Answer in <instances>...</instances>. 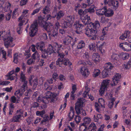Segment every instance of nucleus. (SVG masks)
<instances>
[{
	"mask_svg": "<svg viewBox=\"0 0 131 131\" xmlns=\"http://www.w3.org/2000/svg\"><path fill=\"white\" fill-rule=\"evenodd\" d=\"M62 46V45H61L56 44V47L57 48L55 49V50H57L56 53L57 52L58 54V57H59L60 58H58L56 61V64L57 65H59L60 67H61V65L62 64H63L65 66H67L68 64L71 65V64L69 60L64 58V55L63 52H61Z\"/></svg>",
	"mask_w": 131,
	"mask_h": 131,
	"instance_id": "1",
	"label": "nucleus"
},
{
	"mask_svg": "<svg viewBox=\"0 0 131 131\" xmlns=\"http://www.w3.org/2000/svg\"><path fill=\"white\" fill-rule=\"evenodd\" d=\"M1 37L4 39V45L7 48H8L9 46L13 47L15 46V44L13 42L14 39L10 36L9 33L6 34L5 31H0V39H1Z\"/></svg>",
	"mask_w": 131,
	"mask_h": 131,
	"instance_id": "2",
	"label": "nucleus"
},
{
	"mask_svg": "<svg viewBox=\"0 0 131 131\" xmlns=\"http://www.w3.org/2000/svg\"><path fill=\"white\" fill-rule=\"evenodd\" d=\"M85 100L83 98L78 99L77 102L75 104V110L76 113L79 114H81L83 116H85L86 114L85 111L81 108L83 106V103Z\"/></svg>",
	"mask_w": 131,
	"mask_h": 131,
	"instance_id": "3",
	"label": "nucleus"
},
{
	"mask_svg": "<svg viewBox=\"0 0 131 131\" xmlns=\"http://www.w3.org/2000/svg\"><path fill=\"white\" fill-rule=\"evenodd\" d=\"M44 26H41L43 27L48 32H50V34L52 36L55 37L58 33V31L56 29H54L53 24L51 23H46L43 24Z\"/></svg>",
	"mask_w": 131,
	"mask_h": 131,
	"instance_id": "4",
	"label": "nucleus"
},
{
	"mask_svg": "<svg viewBox=\"0 0 131 131\" xmlns=\"http://www.w3.org/2000/svg\"><path fill=\"white\" fill-rule=\"evenodd\" d=\"M86 13V9L84 11H83L82 9H80L78 11V13L80 15V19L84 25H86L88 21L90 19L89 16L88 15H85Z\"/></svg>",
	"mask_w": 131,
	"mask_h": 131,
	"instance_id": "5",
	"label": "nucleus"
},
{
	"mask_svg": "<svg viewBox=\"0 0 131 131\" xmlns=\"http://www.w3.org/2000/svg\"><path fill=\"white\" fill-rule=\"evenodd\" d=\"M28 11L29 10L27 9L23 10L22 15L18 18V20L20 22L19 23L20 26H22L23 25V23L25 21L26 19L28 17Z\"/></svg>",
	"mask_w": 131,
	"mask_h": 131,
	"instance_id": "6",
	"label": "nucleus"
},
{
	"mask_svg": "<svg viewBox=\"0 0 131 131\" xmlns=\"http://www.w3.org/2000/svg\"><path fill=\"white\" fill-rule=\"evenodd\" d=\"M97 30L96 29H93L91 26H89V24L85 29V32L86 35L88 37L95 35L97 32Z\"/></svg>",
	"mask_w": 131,
	"mask_h": 131,
	"instance_id": "7",
	"label": "nucleus"
},
{
	"mask_svg": "<svg viewBox=\"0 0 131 131\" xmlns=\"http://www.w3.org/2000/svg\"><path fill=\"white\" fill-rule=\"evenodd\" d=\"M99 104L97 102H95V106L96 111L99 112H100L102 110V108L105 107L104 100L102 98L99 100Z\"/></svg>",
	"mask_w": 131,
	"mask_h": 131,
	"instance_id": "8",
	"label": "nucleus"
},
{
	"mask_svg": "<svg viewBox=\"0 0 131 131\" xmlns=\"http://www.w3.org/2000/svg\"><path fill=\"white\" fill-rule=\"evenodd\" d=\"M51 16L50 15H48L44 17H40L38 18V23L39 25L41 26H44L43 24H46V21L48 20H50L51 18Z\"/></svg>",
	"mask_w": 131,
	"mask_h": 131,
	"instance_id": "9",
	"label": "nucleus"
},
{
	"mask_svg": "<svg viewBox=\"0 0 131 131\" xmlns=\"http://www.w3.org/2000/svg\"><path fill=\"white\" fill-rule=\"evenodd\" d=\"M37 24L36 23L31 25L30 28V31L29 32L30 36L31 37L34 36L38 31Z\"/></svg>",
	"mask_w": 131,
	"mask_h": 131,
	"instance_id": "10",
	"label": "nucleus"
},
{
	"mask_svg": "<svg viewBox=\"0 0 131 131\" xmlns=\"http://www.w3.org/2000/svg\"><path fill=\"white\" fill-rule=\"evenodd\" d=\"M56 44H58L57 43H55L54 48H53V47L51 45H49L48 47L47 50L44 49L43 51L44 53H46L47 54L50 55L53 53V52L56 53L57 50H55V49L57 48L56 47Z\"/></svg>",
	"mask_w": 131,
	"mask_h": 131,
	"instance_id": "11",
	"label": "nucleus"
},
{
	"mask_svg": "<svg viewBox=\"0 0 131 131\" xmlns=\"http://www.w3.org/2000/svg\"><path fill=\"white\" fill-rule=\"evenodd\" d=\"M104 3L105 4L112 6L114 9H116L118 6V2L114 0H104Z\"/></svg>",
	"mask_w": 131,
	"mask_h": 131,
	"instance_id": "12",
	"label": "nucleus"
},
{
	"mask_svg": "<svg viewBox=\"0 0 131 131\" xmlns=\"http://www.w3.org/2000/svg\"><path fill=\"white\" fill-rule=\"evenodd\" d=\"M86 25H84L83 24H80L78 21H76L74 24V26L75 28V32L78 34H80L82 32V27H84Z\"/></svg>",
	"mask_w": 131,
	"mask_h": 131,
	"instance_id": "13",
	"label": "nucleus"
},
{
	"mask_svg": "<svg viewBox=\"0 0 131 131\" xmlns=\"http://www.w3.org/2000/svg\"><path fill=\"white\" fill-rule=\"evenodd\" d=\"M121 77V75L119 74L116 73L115 74L112 78V81L114 84H111V86H113L116 85L119 82Z\"/></svg>",
	"mask_w": 131,
	"mask_h": 131,
	"instance_id": "14",
	"label": "nucleus"
},
{
	"mask_svg": "<svg viewBox=\"0 0 131 131\" xmlns=\"http://www.w3.org/2000/svg\"><path fill=\"white\" fill-rule=\"evenodd\" d=\"M58 94L56 93H53L49 91H48L46 93V96L45 97L46 98L47 101L48 102V99L49 98H55Z\"/></svg>",
	"mask_w": 131,
	"mask_h": 131,
	"instance_id": "15",
	"label": "nucleus"
},
{
	"mask_svg": "<svg viewBox=\"0 0 131 131\" xmlns=\"http://www.w3.org/2000/svg\"><path fill=\"white\" fill-rule=\"evenodd\" d=\"M80 72L82 75L84 77L88 75L89 73L88 68L85 67H81L80 69Z\"/></svg>",
	"mask_w": 131,
	"mask_h": 131,
	"instance_id": "16",
	"label": "nucleus"
},
{
	"mask_svg": "<svg viewBox=\"0 0 131 131\" xmlns=\"http://www.w3.org/2000/svg\"><path fill=\"white\" fill-rule=\"evenodd\" d=\"M91 26L93 29H96L97 30V28H99L100 27V24L98 21H96L94 23H91L89 24V26Z\"/></svg>",
	"mask_w": 131,
	"mask_h": 131,
	"instance_id": "17",
	"label": "nucleus"
},
{
	"mask_svg": "<svg viewBox=\"0 0 131 131\" xmlns=\"http://www.w3.org/2000/svg\"><path fill=\"white\" fill-rule=\"evenodd\" d=\"M92 60L95 63L99 62L100 60L99 55L97 53H94L92 56Z\"/></svg>",
	"mask_w": 131,
	"mask_h": 131,
	"instance_id": "18",
	"label": "nucleus"
},
{
	"mask_svg": "<svg viewBox=\"0 0 131 131\" xmlns=\"http://www.w3.org/2000/svg\"><path fill=\"white\" fill-rule=\"evenodd\" d=\"M72 40L73 38L71 37L67 36L63 41V43L66 45L69 44L71 43Z\"/></svg>",
	"mask_w": 131,
	"mask_h": 131,
	"instance_id": "19",
	"label": "nucleus"
},
{
	"mask_svg": "<svg viewBox=\"0 0 131 131\" xmlns=\"http://www.w3.org/2000/svg\"><path fill=\"white\" fill-rule=\"evenodd\" d=\"M107 9L106 7H104L103 8L97 10L96 12V14L98 15H105L106 9Z\"/></svg>",
	"mask_w": 131,
	"mask_h": 131,
	"instance_id": "20",
	"label": "nucleus"
},
{
	"mask_svg": "<svg viewBox=\"0 0 131 131\" xmlns=\"http://www.w3.org/2000/svg\"><path fill=\"white\" fill-rule=\"evenodd\" d=\"M120 57L119 55L115 53H113L111 56V61L112 62H114L119 60Z\"/></svg>",
	"mask_w": 131,
	"mask_h": 131,
	"instance_id": "21",
	"label": "nucleus"
},
{
	"mask_svg": "<svg viewBox=\"0 0 131 131\" xmlns=\"http://www.w3.org/2000/svg\"><path fill=\"white\" fill-rule=\"evenodd\" d=\"M32 76H31L29 80V83L31 85H32L35 88L38 84V80L37 78H35L34 80H32Z\"/></svg>",
	"mask_w": 131,
	"mask_h": 131,
	"instance_id": "22",
	"label": "nucleus"
},
{
	"mask_svg": "<svg viewBox=\"0 0 131 131\" xmlns=\"http://www.w3.org/2000/svg\"><path fill=\"white\" fill-rule=\"evenodd\" d=\"M36 48L38 49H39L41 51H43V48L45 47V44L43 42H40L36 44Z\"/></svg>",
	"mask_w": 131,
	"mask_h": 131,
	"instance_id": "23",
	"label": "nucleus"
},
{
	"mask_svg": "<svg viewBox=\"0 0 131 131\" xmlns=\"http://www.w3.org/2000/svg\"><path fill=\"white\" fill-rule=\"evenodd\" d=\"M123 50L128 51L131 50V45L127 42H124Z\"/></svg>",
	"mask_w": 131,
	"mask_h": 131,
	"instance_id": "24",
	"label": "nucleus"
},
{
	"mask_svg": "<svg viewBox=\"0 0 131 131\" xmlns=\"http://www.w3.org/2000/svg\"><path fill=\"white\" fill-rule=\"evenodd\" d=\"M66 20L68 23H70V25L72 24L74 20V17L73 16H67L66 18Z\"/></svg>",
	"mask_w": 131,
	"mask_h": 131,
	"instance_id": "25",
	"label": "nucleus"
},
{
	"mask_svg": "<svg viewBox=\"0 0 131 131\" xmlns=\"http://www.w3.org/2000/svg\"><path fill=\"white\" fill-rule=\"evenodd\" d=\"M114 13V12L112 9H109L107 10L106 9L105 15L107 17H109L113 16Z\"/></svg>",
	"mask_w": 131,
	"mask_h": 131,
	"instance_id": "26",
	"label": "nucleus"
},
{
	"mask_svg": "<svg viewBox=\"0 0 131 131\" xmlns=\"http://www.w3.org/2000/svg\"><path fill=\"white\" fill-rule=\"evenodd\" d=\"M37 101L39 102H42L43 103H48V101H47V99L45 96H43L41 95H40L38 97Z\"/></svg>",
	"mask_w": 131,
	"mask_h": 131,
	"instance_id": "27",
	"label": "nucleus"
},
{
	"mask_svg": "<svg viewBox=\"0 0 131 131\" xmlns=\"http://www.w3.org/2000/svg\"><path fill=\"white\" fill-rule=\"evenodd\" d=\"M74 115V112L73 108L72 107H70V112L69 113L68 116L69 118L71 119H72Z\"/></svg>",
	"mask_w": 131,
	"mask_h": 131,
	"instance_id": "28",
	"label": "nucleus"
},
{
	"mask_svg": "<svg viewBox=\"0 0 131 131\" xmlns=\"http://www.w3.org/2000/svg\"><path fill=\"white\" fill-rule=\"evenodd\" d=\"M110 82V80H109L106 79L103 80L101 84V86L106 87L107 88L108 87L109 84Z\"/></svg>",
	"mask_w": 131,
	"mask_h": 131,
	"instance_id": "29",
	"label": "nucleus"
},
{
	"mask_svg": "<svg viewBox=\"0 0 131 131\" xmlns=\"http://www.w3.org/2000/svg\"><path fill=\"white\" fill-rule=\"evenodd\" d=\"M85 43L83 40H81L78 43L77 48L78 49H80L83 48L85 46Z\"/></svg>",
	"mask_w": 131,
	"mask_h": 131,
	"instance_id": "30",
	"label": "nucleus"
},
{
	"mask_svg": "<svg viewBox=\"0 0 131 131\" xmlns=\"http://www.w3.org/2000/svg\"><path fill=\"white\" fill-rule=\"evenodd\" d=\"M61 24V27L63 28H67L70 25V23H68V21H66L64 20H62Z\"/></svg>",
	"mask_w": 131,
	"mask_h": 131,
	"instance_id": "31",
	"label": "nucleus"
},
{
	"mask_svg": "<svg viewBox=\"0 0 131 131\" xmlns=\"http://www.w3.org/2000/svg\"><path fill=\"white\" fill-rule=\"evenodd\" d=\"M113 68L112 64L110 62L106 63L105 64V68L104 69L108 71Z\"/></svg>",
	"mask_w": 131,
	"mask_h": 131,
	"instance_id": "32",
	"label": "nucleus"
},
{
	"mask_svg": "<svg viewBox=\"0 0 131 131\" xmlns=\"http://www.w3.org/2000/svg\"><path fill=\"white\" fill-rule=\"evenodd\" d=\"M11 6L9 2H7L5 3V6L3 8V10L6 12L9 11Z\"/></svg>",
	"mask_w": 131,
	"mask_h": 131,
	"instance_id": "33",
	"label": "nucleus"
},
{
	"mask_svg": "<svg viewBox=\"0 0 131 131\" xmlns=\"http://www.w3.org/2000/svg\"><path fill=\"white\" fill-rule=\"evenodd\" d=\"M27 83L28 82H25L22 85L21 87L20 90L23 93L25 92L26 89L27 88Z\"/></svg>",
	"mask_w": 131,
	"mask_h": 131,
	"instance_id": "34",
	"label": "nucleus"
},
{
	"mask_svg": "<svg viewBox=\"0 0 131 131\" xmlns=\"http://www.w3.org/2000/svg\"><path fill=\"white\" fill-rule=\"evenodd\" d=\"M120 57L122 59L125 60L128 59L129 57V54L126 53H122L119 55Z\"/></svg>",
	"mask_w": 131,
	"mask_h": 131,
	"instance_id": "35",
	"label": "nucleus"
},
{
	"mask_svg": "<svg viewBox=\"0 0 131 131\" xmlns=\"http://www.w3.org/2000/svg\"><path fill=\"white\" fill-rule=\"evenodd\" d=\"M129 31H125L120 36L119 38L122 40H124L129 36Z\"/></svg>",
	"mask_w": 131,
	"mask_h": 131,
	"instance_id": "36",
	"label": "nucleus"
},
{
	"mask_svg": "<svg viewBox=\"0 0 131 131\" xmlns=\"http://www.w3.org/2000/svg\"><path fill=\"white\" fill-rule=\"evenodd\" d=\"M21 117L20 115H16L13 116L12 119V121L14 122H18Z\"/></svg>",
	"mask_w": 131,
	"mask_h": 131,
	"instance_id": "37",
	"label": "nucleus"
},
{
	"mask_svg": "<svg viewBox=\"0 0 131 131\" xmlns=\"http://www.w3.org/2000/svg\"><path fill=\"white\" fill-rule=\"evenodd\" d=\"M20 79L21 81L24 83L25 82H27V81H26V77L25 74L24 73L23 71H21L20 72Z\"/></svg>",
	"mask_w": 131,
	"mask_h": 131,
	"instance_id": "38",
	"label": "nucleus"
},
{
	"mask_svg": "<svg viewBox=\"0 0 131 131\" xmlns=\"http://www.w3.org/2000/svg\"><path fill=\"white\" fill-rule=\"evenodd\" d=\"M50 11V9L49 6H47L44 7L42 9L43 13L46 14L49 13Z\"/></svg>",
	"mask_w": 131,
	"mask_h": 131,
	"instance_id": "39",
	"label": "nucleus"
},
{
	"mask_svg": "<svg viewBox=\"0 0 131 131\" xmlns=\"http://www.w3.org/2000/svg\"><path fill=\"white\" fill-rule=\"evenodd\" d=\"M15 108L14 105L12 103L9 104V114L10 115L12 114V113L13 112V110Z\"/></svg>",
	"mask_w": 131,
	"mask_h": 131,
	"instance_id": "40",
	"label": "nucleus"
},
{
	"mask_svg": "<svg viewBox=\"0 0 131 131\" xmlns=\"http://www.w3.org/2000/svg\"><path fill=\"white\" fill-rule=\"evenodd\" d=\"M109 95L110 97V98H109L110 99L111 101L109 102L108 104V106L110 108H111L112 107L114 104V101L115 100V99L114 98H112V96L111 94H109Z\"/></svg>",
	"mask_w": 131,
	"mask_h": 131,
	"instance_id": "41",
	"label": "nucleus"
},
{
	"mask_svg": "<svg viewBox=\"0 0 131 131\" xmlns=\"http://www.w3.org/2000/svg\"><path fill=\"white\" fill-rule=\"evenodd\" d=\"M96 128V126L94 123H91L89 126L88 129L89 131H95V129Z\"/></svg>",
	"mask_w": 131,
	"mask_h": 131,
	"instance_id": "42",
	"label": "nucleus"
},
{
	"mask_svg": "<svg viewBox=\"0 0 131 131\" xmlns=\"http://www.w3.org/2000/svg\"><path fill=\"white\" fill-rule=\"evenodd\" d=\"M109 71L106 69H104L102 72V77L103 78H105L108 77V73Z\"/></svg>",
	"mask_w": 131,
	"mask_h": 131,
	"instance_id": "43",
	"label": "nucleus"
},
{
	"mask_svg": "<svg viewBox=\"0 0 131 131\" xmlns=\"http://www.w3.org/2000/svg\"><path fill=\"white\" fill-rule=\"evenodd\" d=\"M64 15V13L62 11H60L58 12L56 15L57 19H59L61 17H62Z\"/></svg>",
	"mask_w": 131,
	"mask_h": 131,
	"instance_id": "44",
	"label": "nucleus"
},
{
	"mask_svg": "<svg viewBox=\"0 0 131 131\" xmlns=\"http://www.w3.org/2000/svg\"><path fill=\"white\" fill-rule=\"evenodd\" d=\"M20 57L18 55L17 53H15L14 57V63L17 64L18 62V60L20 59Z\"/></svg>",
	"mask_w": 131,
	"mask_h": 131,
	"instance_id": "45",
	"label": "nucleus"
},
{
	"mask_svg": "<svg viewBox=\"0 0 131 131\" xmlns=\"http://www.w3.org/2000/svg\"><path fill=\"white\" fill-rule=\"evenodd\" d=\"M100 73V70L98 69H94L93 73V76L94 77L98 76Z\"/></svg>",
	"mask_w": 131,
	"mask_h": 131,
	"instance_id": "46",
	"label": "nucleus"
},
{
	"mask_svg": "<svg viewBox=\"0 0 131 131\" xmlns=\"http://www.w3.org/2000/svg\"><path fill=\"white\" fill-rule=\"evenodd\" d=\"M23 94V93L21 91L20 92L19 90L16 91L15 93V95L18 98H20Z\"/></svg>",
	"mask_w": 131,
	"mask_h": 131,
	"instance_id": "47",
	"label": "nucleus"
},
{
	"mask_svg": "<svg viewBox=\"0 0 131 131\" xmlns=\"http://www.w3.org/2000/svg\"><path fill=\"white\" fill-rule=\"evenodd\" d=\"M84 123L85 124H89L91 121V119L89 117H84L83 118Z\"/></svg>",
	"mask_w": 131,
	"mask_h": 131,
	"instance_id": "48",
	"label": "nucleus"
},
{
	"mask_svg": "<svg viewBox=\"0 0 131 131\" xmlns=\"http://www.w3.org/2000/svg\"><path fill=\"white\" fill-rule=\"evenodd\" d=\"M107 88L106 87H104L101 85V86L100 90V94L101 95H102L104 93L105 91L106 90Z\"/></svg>",
	"mask_w": 131,
	"mask_h": 131,
	"instance_id": "49",
	"label": "nucleus"
},
{
	"mask_svg": "<svg viewBox=\"0 0 131 131\" xmlns=\"http://www.w3.org/2000/svg\"><path fill=\"white\" fill-rule=\"evenodd\" d=\"M87 128L85 124L83 123L80 126L79 129L80 131H85Z\"/></svg>",
	"mask_w": 131,
	"mask_h": 131,
	"instance_id": "50",
	"label": "nucleus"
},
{
	"mask_svg": "<svg viewBox=\"0 0 131 131\" xmlns=\"http://www.w3.org/2000/svg\"><path fill=\"white\" fill-rule=\"evenodd\" d=\"M131 65V59H130L128 62L125 64L124 67L126 69H129Z\"/></svg>",
	"mask_w": 131,
	"mask_h": 131,
	"instance_id": "51",
	"label": "nucleus"
},
{
	"mask_svg": "<svg viewBox=\"0 0 131 131\" xmlns=\"http://www.w3.org/2000/svg\"><path fill=\"white\" fill-rule=\"evenodd\" d=\"M89 47L90 50L93 51H95L96 50V47L95 45L93 43H92L90 45Z\"/></svg>",
	"mask_w": 131,
	"mask_h": 131,
	"instance_id": "52",
	"label": "nucleus"
},
{
	"mask_svg": "<svg viewBox=\"0 0 131 131\" xmlns=\"http://www.w3.org/2000/svg\"><path fill=\"white\" fill-rule=\"evenodd\" d=\"M40 55L37 52H36L32 56V57L35 60L39 58Z\"/></svg>",
	"mask_w": 131,
	"mask_h": 131,
	"instance_id": "53",
	"label": "nucleus"
},
{
	"mask_svg": "<svg viewBox=\"0 0 131 131\" xmlns=\"http://www.w3.org/2000/svg\"><path fill=\"white\" fill-rule=\"evenodd\" d=\"M10 101L14 103H19L18 100H17L16 98L14 96L11 97L10 99Z\"/></svg>",
	"mask_w": 131,
	"mask_h": 131,
	"instance_id": "54",
	"label": "nucleus"
},
{
	"mask_svg": "<svg viewBox=\"0 0 131 131\" xmlns=\"http://www.w3.org/2000/svg\"><path fill=\"white\" fill-rule=\"evenodd\" d=\"M45 113V111L44 110L41 111H37L36 112V114L37 116H42Z\"/></svg>",
	"mask_w": 131,
	"mask_h": 131,
	"instance_id": "55",
	"label": "nucleus"
},
{
	"mask_svg": "<svg viewBox=\"0 0 131 131\" xmlns=\"http://www.w3.org/2000/svg\"><path fill=\"white\" fill-rule=\"evenodd\" d=\"M104 43H102L99 46H97V48L101 52V53H103L104 52V50L103 49V48L104 46Z\"/></svg>",
	"mask_w": 131,
	"mask_h": 131,
	"instance_id": "56",
	"label": "nucleus"
},
{
	"mask_svg": "<svg viewBox=\"0 0 131 131\" xmlns=\"http://www.w3.org/2000/svg\"><path fill=\"white\" fill-rule=\"evenodd\" d=\"M24 112L21 109L17 110L16 112V114L19 115H20L21 117H23V114H24Z\"/></svg>",
	"mask_w": 131,
	"mask_h": 131,
	"instance_id": "57",
	"label": "nucleus"
},
{
	"mask_svg": "<svg viewBox=\"0 0 131 131\" xmlns=\"http://www.w3.org/2000/svg\"><path fill=\"white\" fill-rule=\"evenodd\" d=\"M35 62V60L34 59H30L28 60L27 62V63L28 65H30L34 63Z\"/></svg>",
	"mask_w": 131,
	"mask_h": 131,
	"instance_id": "58",
	"label": "nucleus"
},
{
	"mask_svg": "<svg viewBox=\"0 0 131 131\" xmlns=\"http://www.w3.org/2000/svg\"><path fill=\"white\" fill-rule=\"evenodd\" d=\"M10 82L8 81H0V85H4L8 84Z\"/></svg>",
	"mask_w": 131,
	"mask_h": 131,
	"instance_id": "59",
	"label": "nucleus"
},
{
	"mask_svg": "<svg viewBox=\"0 0 131 131\" xmlns=\"http://www.w3.org/2000/svg\"><path fill=\"white\" fill-rule=\"evenodd\" d=\"M74 119L75 121L78 124L80 122L81 117L79 116H76Z\"/></svg>",
	"mask_w": 131,
	"mask_h": 131,
	"instance_id": "60",
	"label": "nucleus"
},
{
	"mask_svg": "<svg viewBox=\"0 0 131 131\" xmlns=\"http://www.w3.org/2000/svg\"><path fill=\"white\" fill-rule=\"evenodd\" d=\"M1 52L2 54V57L5 60H6V51L3 50H1Z\"/></svg>",
	"mask_w": 131,
	"mask_h": 131,
	"instance_id": "61",
	"label": "nucleus"
},
{
	"mask_svg": "<svg viewBox=\"0 0 131 131\" xmlns=\"http://www.w3.org/2000/svg\"><path fill=\"white\" fill-rule=\"evenodd\" d=\"M14 74L16 76H17V74L15 72V71L14 69L12 70L9 72L7 75V76H10Z\"/></svg>",
	"mask_w": 131,
	"mask_h": 131,
	"instance_id": "62",
	"label": "nucleus"
},
{
	"mask_svg": "<svg viewBox=\"0 0 131 131\" xmlns=\"http://www.w3.org/2000/svg\"><path fill=\"white\" fill-rule=\"evenodd\" d=\"M28 0H21L20 2V5L23 6L25 5L27 2Z\"/></svg>",
	"mask_w": 131,
	"mask_h": 131,
	"instance_id": "63",
	"label": "nucleus"
},
{
	"mask_svg": "<svg viewBox=\"0 0 131 131\" xmlns=\"http://www.w3.org/2000/svg\"><path fill=\"white\" fill-rule=\"evenodd\" d=\"M11 17V13H8L6 15L5 18L6 20H10Z\"/></svg>",
	"mask_w": 131,
	"mask_h": 131,
	"instance_id": "64",
	"label": "nucleus"
}]
</instances>
